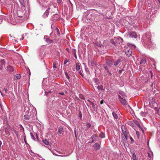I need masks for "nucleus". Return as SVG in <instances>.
<instances>
[{
	"instance_id": "864d4df0",
	"label": "nucleus",
	"mask_w": 160,
	"mask_h": 160,
	"mask_svg": "<svg viewBox=\"0 0 160 160\" xmlns=\"http://www.w3.org/2000/svg\"><path fill=\"white\" fill-rule=\"evenodd\" d=\"M3 90H4V91L5 92V93H6L7 92V89H5V88H4Z\"/></svg>"
},
{
	"instance_id": "0eeeda50",
	"label": "nucleus",
	"mask_w": 160,
	"mask_h": 160,
	"mask_svg": "<svg viewBox=\"0 0 160 160\" xmlns=\"http://www.w3.org/2000/svg\"><path fill=\"white\" fill-rule=\"evenodd\" d=\"M129 35L132 38H136L137 37L136 33L134 32H129Z\"/></svg>"
},
{
	"instance_id": "423d86ee",
	"label": "nucleus",
	"mask_w": 160,
	"mask_h": 160,
	"mask_svg": "<svg viewBox=\"0 0 160 160\" xmlns=\"http://www.w3.org/2000/svg\"><path fill=\"white\" fill-rule=\"evenodd\" d=\"M50 8L49 7H48L47 10L45 12H44L43 15V17L44 18H46L48 17V15L49 14V11L50 10Z\"/></svg>"
},
{
	"instance_id": "f704fd0d",
	"label": "nucleus",
	"mask_w": 160,
	"mask_h": 160,
	"mask_svg": "<svg viewBox=\"0 0 160 160\" xmlns=\"http://www.w3.org/2000/svg\"><path fill=\"white\" fill-rule=\"evenodd\" d=\"M23 140L26 144H27V142L26 141V138L25 135L23 136Z\"/></svg>"
},
{
	"instance_id": "58836bf2",
	"label": "nucleus",
	"mask_w": 160,
	"mask_h": 160,
	"mask_svg": "<svg viewBox=\"0 0 160 160\" xmlns=\"http://www.w3.org/2000/svg\"><path fill=\"white\" fill-rule=\"evenodd\" d=\"M66 78L68 79L69 80L70 79V77L68 76L67 72H65V73Z\"/></svg>"
},
{
	"instance_id": "0e129e2a",
	"label": "nucleus",
	"mask_w": 160,
	"mask_h": 160,
	"mask_svg": "<svg viewBox=\"0 0 160 160\" xmlns=\"http://www.w3.org/2000/svg\"><path fill=\"white\" fill-rule=\"evenodd\" d=\"M20 126L21 127H22V128H23L22 125H20Z\"/></svg>"
},
{
	"instance_id": "393cba45",
	"label": "nucleus",
	"mask_w": 160,
	"mask_h": 160,
	"mask_svg": "<svg viewBox=\"0 0 160 160\" xmlns=\"http://www.w3.org/2000/svg\"><path fill=\"white\" fill-rule=\"evenodd\" d=\"M120 95L123 98H125V97H127V96L126 95V94L123 92H119Z\"/></svg>"
},
{
	"instance_id": "ddd939ff",
	"label": "nucleus",
	"mask_w": 160,
	"mask_h": 160,
	"mask_svg": "<svg viewBox=\"0 0 160 160\" xmlns=\"http://www.w3.org/2000/svg\"><path fill=\"white\" fill-rule=\"evenodd\" d=\"M133 121H134V123L136 124V125L138 127H139L141 129H142V131H143V130H142V128L141 126L138 122L137 120H133Z\"/></svg>"
},
{
	"instance_id": "c03bdc74",
	"label": "nucleus",
	"mask_w": 160,
	"mask_h": 160,
	"mask_svg": "<svg viewBox=\"0 0 160 160\" xmlns=\"http://www.w3.org/2000/svg\"><path fill=\"white\" fill-rule=\"evenodd\" d=\"M94 81H95V82L97 84L98 83V80L97 78H95V80H94Z\"/></svg>"
},
{
	"instance_id": "c756f323",
	"label": "nucleus",
	"mask_w": 160,
	"mask_h": 160,
	"mask_svg": "<svg viewBox=\"0 0 160 160\" xmlns=\"http://www.w3.org/2000/svg\"><path fill=\"white\" fill-rule=\"evenodd\" d=\"M99 137L101 138H103L105 137V134L102 132H101L99 135Z\"/></svg>"
},
{
	"instance_id": "f3484780",
	"label": "nucleus",
	"mask_w": 160,
	"mask_h": 160,
	"mask_svg": "<svg viewBox=\"0 0 160 160\" xmlns=\"http://www.w3.org/2000/svg\"><path fill=\"white\" fill-rule=\"evenodd\" d=\"M121 136H122V140H121V142L123 144H124L125 143H126V140L125 139V137L123 136V134H121Z\"/></svg>"
},
{
	"instance_id": "052dcab7",
	"label": "nucleus",
	"mask_w": 160,
	"mask_h": 160,
	"mask_svg": "<svg viewBox=\"0 0 160 160\" xmlns=\"http://www.w3.org/2000/svg\"><path fill=\"white\" fill-rule=\"evenodd\" d=\"M14 132H15V133L16 134L17 133V132L16 131V130H14Z\"/></svg>"
},
{
	"instance_id": "20e7f679",
	"label": "nucleus",
	"mask_w": 160,
	"mask_h": 160,
	"mask_svg": "<svg viewBox=\"0 0 160 160\" xmlns=\"http://www.w3.org/2000/svg\"><path fill=\"white\" fill-rule=\"evenodd\" d=\"M48 36H45L44 37V38L45 39V41L48 43L51 44L52 43H53V41L52 40L50 39L49 38H48Z\"/></svg>"
},
{
	"instance_id": "6ab92c4d",
	"label": "nucleus",
	"mask_w": 160,
	"mask_h": 160,
	"mask_svg": "<svg viewBox=\"0 0 160 160\" xmlns=\"http://www.w3.org/2000/svg\"><path fill=\"white\" fill-rule=\"evenodd\" d=\"M148 158H150V160H153V154L151 152L150 153L148 152Z\"/></svg>"
},
{
	"instance_id": "49530a36",
	"label": "nucleus",
	"mask_w": 160,
	"mask_h": 160,
	"mask_svg": "<svg viewBox=\"0 0 160 160\" xmlns=\"http://www.w3.org/2000/svg\"><path fill=\"white\" fill-rule=\"evenodd\" d=\"M79 117H82V113H81V112L80 111L79 112Z\"/></svg>"
},
{
	"instance_id": "bb28decb",
	"label": "nucleus",
	"mask_w": 160,
	"mask_h": 160,
	"mask_svg": "<svg viewBox=\"0 0 160 160\" xmlns=\"http://www.w3.org/2000/svg\"><path fill=\"white\" fill-rule=\"evenodd\" d=\"M112 115L114 118L115 119H117L118 118V116L114 112L112 113Z\"/></svg>"
},
{
	"instance_id": "09e8293b",
	"label": "nucleus",
	"mask_w": 160,
	"mask_h": 160,
	"mask_svg": "<svg viewBox=\"0 0 160 160\" xmlns=\"http://www.w3.org/2000/svg\"><path fill=\"white\" fill-rule=\"evenodd\" d=\"M57 2L58 3H60L61 2L62 0H57Z\"/></svg>"
},
{
	"instance_id": "4d7b16f0",
	"label": "nucleus",
	"mask_w": 160,
	"mask_h": 160,
	"mask_svg": "<svg viewBox=\"0 0 160 160\" xmlns=\"http://www.w3.org/2000/svg\"><path fill=\"white\" fill-rule=\"evenodd\" d=\"M103 103V100H102L101 102H100V104H102Z\"/></svg>"
},
{
	"instance_id": "412c9836",
	"label": "nucleus",
	"mask_w": 160,
	"mask_h": 160,
	"mask_svg": "<svg viewBox=\"0 0 160 160\" xmlns=\"http://www.w3.org/2000/svg\"><path fill=\"white\" fill-rule=\"evenodd\" d=\"M76 69L77 71H78L80 69V66L78 63H77L76 65Z\"/></svg>"
},
{
	"instance_id": "5fc2aeb1",
	"label": "nucleus",
	"mask_w": 160,
	"mask_h": 160,
	"mask_svg": "<svg viewBox=\"0 0 160 160\" xmlns=\"http://www.w3.org/2000/svg\"><path fill=\"white\" fill-rule=\"evenodd\" d=\"M5 132L7 134H8V135H9V132H8V131H7L6 130H5Z\"/></svg>"
},
{
	"instance_id": "72a5a7b5",
	"label": "nucleus",
	"mask_w": 160,
	"mask_h": 160,
	"mask_svg": "<svg viewBox=\"0 0 160 160\" xmlns=\"http://www.w3.org/2000/svg\"><path fill=\"white\" fill-rule=\"evenodd\" d=\"M79 97L81 99H85V98L81 94H80L79 95Z\"/></svg>"
},
{
	"instance_id": "c9c22d12",
	"label": "nucleus",
	"mask_w": 160,
	"mask_h": 160,
	"mask_svg": "<svg viewBox=\"0 0 160 160\" xmlns=\"http://www.w3.org/2000/svg\"><path fill=\"white\" fill-rule=\"evenodd\" d=\"M98 138V135L97 134L93 135H92V136L91 137V138L92 139H93L94 138Z\"/></svg>"
},
{
	"instance_id": "a19ab883",
	"label": "nucleus",
	"mask_w": 160,
	"mask_h": 160,
	"mask_svg": "<svg viewBox=\"0 0 160 160\" xmlns=\"http://www.w3.org/2000/svg\"><path fill=\"white\" fill-rule=\"evenodd\" d=\"M104 68L105 69V70L107 71V72H108L109 71V69H108V68L107 67V66H104Z\"/></svg>"
},
{
	"instance_id": "f03ea898",
	"label": "nucleus",
	"mask_w": 160,
	"mask_h": 160,
	"mask_svg": "<svg viewBox=\"0 0 160 160\" xmlns=\"http://www.w3.org/2000/svg\"><path fill=\"white\" fill-rule=\"evenodd\" d=\"M125 52L126 55L128 57L131 56L132 53V49L130 46H128L125 49Z\"/></svg>"
},
{
	"instance_id": "6e6552de",
	"label": "nucleus",
	"mask_w": 160,
	"mask_h": 160,
	"mask_svg": "<svg viewBox=\"0 0 160 160\" xmlns=\"http://www.w3.org/2000/svg\"><path fill=\"white\" fill-rule=\"evenodd\" d=\"M7 70L9 72H12L14 70L13 67L10 65H9L7 67Z\"/></svg>"
},
{
	"instance_id": "13d9d810",
	"label": "nucleus",
	"mask_w": 160,
	"mask_h": 160,
	"mask_svg": "<svg viewBox=\"0 0 160 160\" xmlns=\"http://www.w3.org/2000/svg\"><path fill=\"white\" fill-rule=\"evenodd\" d=\"M66 50L68 52H69V49L68 48H67L66 49Z\"/></svg>"
},
{
	"instance_id": "2f4dec72",
	"label": "nucleus",
	"mask_w": 160,
	"mask_h": 160,
	"mask_svg": "<svg viewBox=\"0 0 160 160\" xmlns=\"http://www.w3.org/2000/svg\"><path fill=\"white\" fill-rule=\"evenodd\" d=\"M15 77H16V78L18 79H19L21 78V75L20 74H17L16 76H15Z\"/></svg>"
},
{
	"instance_id": "6e6d98bb",
	"label": "nucleus",
	"mask_w": 160,
	"mask_h": 160,
	"mask_svg": "<svg viewBox=\"0 0 160 160\" xmlns=\"http://www.w3.org/2000/svg\"><path fill=\"white\" fill-rule=\"evenodd\" d=\"M74 133L76 138H77L76 132L75 130H74Z\"/></svg>"
},
{
	"instance_id": "a18cd8bd",
	"label": "nucleus",
	"mask_w": 160,
	"mask_h": 160,
	"mask_svg": "<svg viewBox=\"0 0 160 160\" xmlns=\"http://www.w3.org/2000/svg\"><path fill=\"white\" fill-rule=\"evenodd\" d=\"M87 126L88 128H90L91 126V124L90 123H88L87 124Z\"/></svg>"
},
{
	"instance_id": "39448f33",
	"label": "nucleus",
	"mask_w": 160,
	"mask_h": 160,
	"mask_svg": "<svg viewBox=\"0 0 160 160\" xmlns=\"http://www.w3.org/2000/svg\"><path fill=\"white\" fill-rule=\"evenodd\" d=\"M63 128L62 127L60 126L58 128V134L59 136H60L61 134H63Z\"/></svg>"
},
{
	"instance_id": "5701e85b",
	"label": "nucleus",
	"mask_w": 160,
	"mask_h": 160,
	"mask_svg": "<svg viewBox=\"0 0 160 160\" xmlns=\"http://www.w3.org/2000/svg\"><path fill=\"white\" fill-rule=\"evenodd\" d=\"M128 124L132 127H133L134 126V124L132 121H129L128 122Z\"/></svg>"
},
{
	"instance_id": "e433bc0d",
	"label": "nucleus",
	"mask_w": 160,
	"mask_h": 160,
	"mask_svg": "<svg viewBox=\"0 0 160 160\" xmlns=\"http://www.w3.org/2000/svg\"><path fill=\"white\" fill-rule=\"evenodd\" d=\"M117 39L119 40L120 41V42H122V39L120 37H118L117 38Z\"/></svg>"
},
{
	"instance_id": "69168bd1",
	"label": "nucleus",
	"mask_w": 160,
	"mask_h": 160,
	"mask_svg": "<svg viewBox=\"0 0 160 160\" xmlns=\"http://www.w3.org/2000/svg\"><path fill=\"white\" fill-rule=\"evenodd\" d=\"M81 75L83 77V76L82 75V74H81Z\"/></svg>"
},
{
	"instance_id": "b1692460",
	"label": "nucleus",
	"mask_w": 160,
	"mask_h": 160,
	"mask_svg": "<svg viewBox=\"0 0 160 160\" xmlns=\"http://www.w3.org/2000/svg\"><path fill=\"white\" fill-rule=\"evenodd\" d=\"M110 42L111 43L113 44L114 46H116V41H115V39H112L110 40Z\"/></svg>"
},
{
	"instance_id": "473e14b6",
	"label": "nucleus",
	"mask_w": 160,
	"mask_h": 160,
	"mask_svg": "<svg viewBox=\"0 0 160 160\" xmlns=\"http://www.w3.org/2000/svg\"><path fill=\"white\" fill-rule=\"evenodd\" d=\"M56 32L57 33V35L58 36H59L60 34V32L59 29L58 28H56Z\"/></svg>"
},
{
	"instance_id": "a211bd4d",
	"label": "nucleus",
	"mask_w": 160,
	"mask_h": 160,
	"mask_svg": "<svg viewBox=\"0 0 160 160\" xmlns=\"http://www.w3.org/2000/svg\"><path fill=\"white\" fill-rule=\"evenodd\" d=\"M122 134H123V136H126V135H128L129 134L128 132L126 130H122Z\"/></svg>"
},
{
	"instance_id": "1a4fd4ad",
	"label": "nucleus",
	"mask_w": 160,
	"mask_h": 160,
	"mask_svg": "<svg viewBox=\"0 0 160 160\" xmlns=\"http://www.w3.org/2000/svg\"><path fill=\"white\" fill-rule=\"evenodd\" d=\"M93 148L95 150L97 151L100 149V145L98 143H96L93 145Z\"/></svg>"
},
{
	"instance_id": "8fccbe9b",
	"label": "nucleus",
	"mask_w": 160,
	"mask_h": 160,
	"mask_svg": "<svg viewBox=\"0 0 160 160\" xmlns=\"http://www.w3.org/2000/svg\"><path fill=\"white\" fill-rule=\"evenodd\" d=\"M59 94H60V95H64V92H63L59 93Z\"/></svg>"
},
{
	"instance_id": "680f3d73",
	"label": "nucleus",
	"mask_w": 160,
	"mask_h": 160,
	"mask_svg": "<svg viewBox=\"0 0 160 160\" xmlns=\"http://www.w3.org/2000/svg\"><path fill=\"white\" fill-rule=\"evenodd\" d=\"M92 106L93 107L94 106H95V105H94V104L93 103H92Z\"/></svg>"
},
{
	"instance_id": "dca6fc26",
	"label": "nucleus",
	"mask_w": 160,
	"mask_h": 160,
	"mask_svg": "<svg viewBox=\"0 0 160 160\" xmlns=\"http://www.w3.org/2000/svg\"><path fill=\"white\" fill-rule=\"evenodd\" d=\"M71 52L72 54L74 55L75 58L76 59H77V58L76 55V50L75 49H72L71 51Z\"/></svg>"
},
{
	"instance_id": "cd10ccee",
	"label": "nucleus",
	"mask_w": 160,
	"mask_h": 160,
	"mask_svg": "<svg viewBox=\"0 0 160 160\" xmlns=\"http://www.w3.org/2000/svg\"><path fill=\"white\" fill-rule=\"evenodd\" d=\"M43 142L46 145L49 144V142L46 139H45L44 140H43Z\"/></svg>"
},
{
	"instance_id": "aec40b11",
	"label": "nucleus",
	"mask_w": 160,
	"mask_h": 160,
	"mask_svg": "<svg viewBox=\"0 0 160 160\" xmlns=\"http://www.w3.org/2000/svg\"><path fill=\"white\" fill-rule=\"evenodd\" d=\"M97 87L99 91L100 90H104V89L103 88V87L102 85L98 86Z\"/></svg>"
},
{
	"instance_id": "f8f14e48",
	"label": "nucleus",
	"mask_w": 160,
	"mask_h": 160,
	"mask_svg": "<svg viewBox=\"0 0 160 160\" xmlns=\"http://www.w3.org/2000/svg\"><path fill=\"white\" fill-rule=\"evenodd\" d=\"M30 113L28 112L27 114H25L24 116V119L26 120H29L30 118Z\"/></svg>"
},
{
	"instance_id": "603ef678",
	"label": "nucleus",
	"mask_w": 160,
	"mask_h": 160,
	"mask_svg": "<svg viewBox=\"0 0 160 160\" xmlns=\"http://www.w3.org/2000/svg\"><path fill=\"white\" fill-rule=\"evenodd\" d=\"M107 72L110 76H111L112 75V73H111V72H110L109 71H108V72Z\"/></svg>"
},
{
	"instance_id": "e2e57ef3",
	"label": "nucleus",
	"mask_w": 160,
	"mask_h": 160,
	"mask_svg": "<svg viewBox=\"0 0 160 160\" xmlns=\"http://www.w3.org/2000/svg\"><path fill=\"white\" fill-rule=\"evenodd\" d=\"M95 141V140H93V139H92V142H93L94 141Z\"/></svg>"
},
{
	"instance_id": "37998d69",
	"label": "nucleus",
	"mask_w": 160,
	"mask_h": 160,
	"mask_svg": "<svg viewBox=\"0 0 160 160\" xmlns=\"http://www.w3.org/2000/svg\"><path fill=\"white\" fill-rule=\"evenodd\" d=\"M136 134L138 138H139V136L140 135V133L138 131L136 132Z\"/></svg>"
},
{
	"instance_id": "3c124183",
	"label": "nucleus",
	"mask_w": 160,
	"mask_h": 160,
	"mask_svg": "<svg viewBox=\"0 0 160 160\" xmlns=\"http://www.w3.org/2000/svg\"><path fill=\"white\" fill-rule=\"evenodd\" d=\"M123 70V69L119 70V73H121L122 72Z\"/></svg>"
},
{
	"instance_id": "f257e3e1",
	"label": "nucleus",
	"mask_w": 160,
	"mask_h": 160,
	"mask_svg": "<svg viewBox=\"0 0 160 160\" xmlns=\"http://www.w3.org/2000/svg\"><path fill=\"white\" fill-rule=\"evenodd\" d=\"M151 40V36L149 34H145L142 37V42L146 48H150L152 46L153 43Z\"/></svg>"
},
{
	"instance_id": "7c9ffc66",
	"label": "nucleus",
	"mask_w": 160,
	"mask_h": 160,
	"mask_svg": "<svg viewBox=\"0 0 160 160\" xmlns=\"http://www.w3.org/2000/svg\"><path fill=\"white\" fill-rule=\"evenodd\" d=\"M30 135H31V137L32 138V139L33 140H35V137H34L33 134L32 133V132H30Z\"/></svg>"
},
{
	"instance_id": "ea45409f",
	"label": "nucleus",
	"mask_w": 160,
	"mask_h": 160,
	"mask_svg": "<svg viewBox=\"0 0 160 160\" xmlns=\"http://www.w3.org/2000/svg\"><path fill=\"white\" fill-rule=\"evenodd\" d=\"M130 139L131 140V143H133L134 142V140L131 137H130Z\"/></svg>"
},
{
	"instance_id": "338daca9",
	"label": "nucleus",
	"mask_w": 160,
	"mask_h": 160,
	"mask_svg": "<svg viewBox=\"0 0 160 160\" xmlns=\"http://www.w3.org/2000/svg\"><path fill=\"white\" fill-rule=\"evenodd\" d=\"M1 92V94L2 95V93L1 92Z\"/></svg>"
},
{
	"instance_id": "4468645a",
	"label": "nucleus",
	"mask_w": 160,
	"mask_h": 160,
	"mask_svg": "<svg viewBox=\"0 0 160 160\" xmlns=\"http://www.w3.org/2000/svg\"><path fill=\"white\" fill-rule=\"evenodd\" d=\"M107 65L109 67H111L113 64V60H108L107 62Z\"/></svg>"
},
{
	"instance_id": "4be33fe9",
	"label": "nucleus",
	"mask_w": 160,
	"mask_h": 160,
	"mask_svg": "<svg viewBox=\"0 0 160 160\" xmlns=\"http://www.w3.org/2000/svg\"><path fill=\"white\" fill-rule=\"evenodd\" d=\"M91 64L92 67H94L97 65V63L95 61L92 60L91 62Z\"/></svg>"
},
{
	"instance_id": "9b49d317",
	"label": "nucleus",
	"mask_w": 160,
	"mask_h": 160,
	"mask_svg": "<svg viewBox=\"0 0 160 160\" xmlns=\"http://www.w3.org/2000/svg\"><path fill=\"white\" fill-rule=\"evenodd\" d=\"M121 62V59H118L116 61L113 60V65L116 66H117Z\"/></svg>"
},
{
	"instance_id": "9d476101",
	"label": "nucleus",
	"mask_w": 160,
	"mask_h": 160,
	"mask_svg": "<svg viewBox=\"0 0 160 160\" xmlns=\"http://www.w3.org/2000/svg\"><path fill=\"white\" fill-rule=\"evenodd\" d=\"M59 18V16L57 14L53 15L52 17V21L53 22L56 21Z\"/></svg>"
},
{
	"instance_id": "4c0bfd02",
	"label": "nucleus",
	"mask_w": 160,
	"mask_h": 160,
	"mask_svg": "<svg viewBox=\"0 0 160 160\" xmlns=\"http://www.w3.org/2000/svg\"><path fill=\"white\" fill-rule=\"evenodd\" d=\"M56 64L55 62H53V63L52 67L53 68H57V67L56 66Z\"/></svg>"
},
{
	"instance_id": "a878e982",
	"label": "nucleus",
	"mask_w": 160,
	"mask_h": 160,
	"mask_svg": "<svg viewBox=\"0 0 160 160\" xmlns=\"http://www.w3.org/2000/svg\"><path fill=\"white\" fill-rule=\"evenodd\" d=\"M132 158L133 160H137L136 154L134 153H133L132 156Z\"/></svg>"
},
{
	"instance_id": "bf43d9fd",
	"label": "nucleus",
	"mask_w": 160,
	"mask_h": 160,
	"mask_svg": "<svg viewBox=\"0 0 160 160\" xmlns=\"http://www.w3.org/2000/svg\"><path fill=\"white\" fill-rule=\"evenodd\" d=\"M2 67L1 65H0V70L2 69Z\"/></svg>"
},
{
	"instance_id": "7ed1b4c3",
	"label": "nucleus",
	"mask_w": 160,
	"mask_h": 160,
	"mask_svg": "<svg viewBox=\"0 0 160 160\" xmlns=\"http://www.w3.org/2000/svg\"><path fill=\"white\" fill-rule=\"evenodd\" d=\"M118 99L120 102L123 105H126L127 104V102L125 98H123L121 96L119 95L118 96Z\"/></svg>"
},
{
	"instance_id": "de8ad7c7",
	"label": "nucleus",
	"mask_w": 160,
	"mask_h": 160,
	"mask_svg": "<svg viewBox=\"0 0 160 160\" xmlns=\"http://www.w3.org/2000/svg\"><path fill=\"white\" fill-rule=\"evenodd\" d=\"M125 139L126 140V142H127V140L128 138V135H126V136H124Z\"/></svg>"
},
{
	"instance_id": "774afa93",
	"label": "nucleus",
	"mask_w": 160,
	"mask_h": 160,
	"mask_svg": "<svg viewBox=\"0 0 160 160\" xmlns=\"http://www.w3.org/2000/svg\"><path fill=\"white\" fill-rule=\"evenodd\" d=\"M52 33H50V35H51V34H52Z\"/></svg>"
},
{
	"instance_id": "2eb2a0df",
	"label": "nucleus",
	"mask_w": 160,
	"mask_h": 160,
	"mask_svg": "<svg viewBox=\"0 0 160 160\" xmlns=\"http://www.w3.org/2000/svg\"><path fill=\"white\" fill-rule=\"evenodd\" d=\"M146 62V60L144 58H142L140 60V64L142 65H144Z\"/></svg>"
},
{
	"instance_id": "c85d7f7f",
	"label": "nucleus",
	"mask_w": 160,
	"mask_h": 160,
	"mask_svg": "<svg viewBox=\"0 0 160 160\" xmlns=\"http://www.w3.org/2000/svg\"><path fill=\"white\" fill-rule=\"evenodd\" d=\"M19 2L23 6L25 7V3L23 0H19Z\"/></svg>"
},
{
	"instance_id": "79ce46f5",
	"label": "nucleus",
	"mask_w": 160,
	"mask_h": 160,
	"mask_svg": "<svg viewBox=\"0 0 160 160\" xmlns=\"http://www.w3.org/2000/svg\"><path fill=\"white\" fill-rule=\"evenodd\" d=\"M69 61L67 59H65V60H64V63H63V64L64 65H65Z\"/></svg>"
}]
</instances>
